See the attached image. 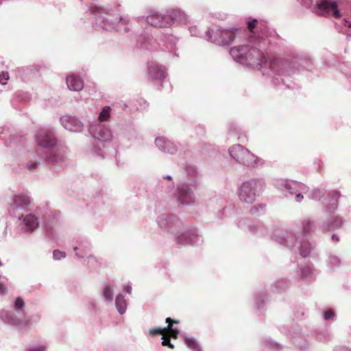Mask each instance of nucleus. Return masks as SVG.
Wrapping results in <instances>:
<instances>
[{
  "label": "nucleus",
  "mask_w": 351,
  "mask_h": 351,
  "mask_svg": "<svg viewBox=\"0 0 351 351\" xmlns=\"http://www.w3.org/2000/svg\"><path fill=\"white\" fill-rule=\"evenodd\" d=\"M166 333L167 335L170 336V338L177 339L179 334V330L171 328L170 329L166 330Z\"/></svg>",
  "instance_id": "393cba45"
},
{
  "label": "nucleus",
  "mask_w": 351,
  "mask_h": 351,
  "mask_svg": "<svg viewBox=\"0 0 351 351\" xmlns=\"http://www.w3.org/2000/svg\"><path fill=\"white\" fill-rule=\"evenodd\" d=\"M77 247H74V250H77Z\"/></svg>",
  "instance_id": "3c124183"
},
{
  "label": "nucleus",
  "mask_w": 351,
  "mask_h": 351,
  "mask_svg": "<svg viewBox=\"0 0 351 351\" xmlns=\"http://www.w3.org/2000/svg\"><path fill=\"white\" fill-rule=\"evenodd\" d=\"M161 141H162V139H160V138H156V145H159V144L161 143Z\"/></svg>",
  "instance_id": "a18cd8bd"
},
{
  "label": "nucleus",
  "mask_w": 351,
  "mask_h": 351,
  "mask_svg": "<svg viewBox=\"0 0 351 351\" xmlns=\"http://www.w3.org/2000/svg\"><path fill=\"white\" fill-rule=\"evenodd\" d=\"M6 292H7L6 287L3 284L0 283V294L3 295V294L6 293Z\"/></svg>",
  "instance_id": "4c0bfd02"
},
{
  "label": "nucleus",
  "mask_w": 351,
  "mask_h": 351,
  "mask_svg": "<svg viewBox=\"0 0 351 351\" xmlns=\"http://www.w3.org/2000/svg\"><path fill=\"white\" fill-rule=\"evenodd\" d=\"M165 332H166L164 328H152V329L149 330V334L152 336H155V335H162Z\"/></svg>",
  "instance_id": "cd10ccee"
},
{
  "label": "nucleus",
  "mask_w": 351,
  "mask_h": 351,
  "mask_svg": "<svg viewBox=\"0 0 351 351\" xmlns=\"http://www.w3.org/2000/svg\"><path fill=\"white\" fill-rule=\"evenodd\" d=\"M185 341L186 345L189 348H191V349H193V350H195V349H196V348H197V343H196V342L195 341V340H194V339H190V338H186V339H185V341Z\"/></svg>",
  "instance_id": "c85d7f7f"
},
{
  "label": "nucleus",
  "mask_w": 351,
  "mask_h": 351,
  "mask_svg": "<svg viewBox=\"0 0 351 351\" xmlns=\"http://www.w3.org/2000/svg\"><path fill=\"white\" fill-rule=\"evenodd\" d=\"M106 134V133H100V132H98V133H94V136H93V137H94V138H95L99 139V141H103V140H104V135H105Z\"/></svg>",
  "instance_id": "f704fd0d"
},
{
  "label": "nucleus",
  "mask_w": 351,
  "mask_h": 351,
  "mask_svg": "<svg viewBox=\"0 0 351 351\" xmlns=\"http://www.w3.org/2000/svg\"><path fill=\"white\" fill-rule=\"evenodd\" d=\"M93 130V129L90 128H89V130H89V132H91V130Z\"/></svg>",
  "instance_id": "8fccbe9b"
},
{
  "label": "nucleus",
  "mask_w": 351,
  "mask_h": 351,
  "mask_svg": "<svg viewBox=\"0 0 351 351\" xmlns=\"http://www.w3.org/2000/svg\"><path fill=\"white\" fill-rule=\"evenodd\" d=\"M47 160L49 163H53V162H57L56 156H50L49 157H48L47 158Z\"/></svg>",
  "instance_id": "e433bc0d"
},
{
  "label": "nucleus",
  "mask_w": 351,
  "mask_h": 351,
  "mask_svg": "<svg viewBox=\"0 0 351 351\" xmlns=\"http://www.w3.org/2000/svg\"><path fill=\"white\" fill-rule=\"evenodd\" d=\"M315 12L322 16L341 17L340 12L335 0H317L315 5Z\"/></svg>",
  "instance_id": "0eeeda50"
},
{
  "label": "nucleus",
  "mask_w": 351,
  "mask_h": 351,
  "mask_svg": "<svg viewBox=\"0 0 351 351\" xmlns=\"http://www.w3.org/2000/svg\"><path fill=\"white\" fill-rule=\"evenodd\" d=\"M336 195H337V196H339V192H336Z\"/></svg>",
  "instance_id": "09e8293b"
},
{
  "label": "nucleus",
  "mask_w": 351,
  "mask_h": 351,
  "mask_svg": "<svg viewBox=\"0 0 351 351\" xmlns=\"http://www.w3.org/2000/svg\"><path fill=\"white\" fill-rule=\"evenodd\" d=\"M14 306L16 309H22L25 306V302L21 298L18 297L15 300Z\"/></svg>",
  "instance_id": "7c9ffc66"
},
{
  "label": "nucleus",
  "mask_w": 351,
  "mask_h": 351,
  "mask_svg": "<svg viewBox=\"0 0 351 351\" xmlns=\"http://www.w3.org/2000/svg\"><path fill=\"white\" fill-rule=\"evenodd\" d=\"M348 67L349 69L348 74L351 75V62H348Z\"/></svg>",
  "instance_id": "c03bdc74"
},
{
  "label": "nucleus",
  "mask_w": 351,
  "mask_h": 351,
  "mask_svg": "<svg viewBox=\"0 0 351 351\" xmlns=\"http://www.w3.org/2000/svg\"><path fill=\"white\" fill-rule=\"evenodd\" d=\"M269 46L263 38L257 41L250 38V43L232 47L230 54L241 64L256 68L263 75L271 78L275 86H285L293 88L289 83L291 78L304 70H308L312 64L311 58L296 49L290 48L285 51L284 59H269L267 52Z\"/></svg>",
  "instance_id": "f257e3e1"
},
{
  "label": "nucleus",
  "mask_w": 351,
  "mask_h": 351,
  "mask_svg": "<svg viewBox=\"0 0 351 351\" xmlns=\"http://www.w3.org/2000/svg\"><path fill=\"white\" fill-rule=\"evenodd\" d=\"M117 310L121 314H123L126 309L127 303L124 297L121 294H119L116 298L115 301Z\"/></svg>",
  "instance_id": "aec40b11"
},
{
  "label": "nucleus",
  "mask_w": 351,
  "mask_h": 351,
  "mask_svg": "<svg viewBox=\"0 0 351 351\" xmlns=\"http://www.w3.org/2000/svg\"><path fill=\"white\" fill-rule=\"evenodd\" d=\"M162 345L163 346H168L171 349L174 348V346L170 341V339H171L170 336L167 335L166 332L162 335Z\"/></svg>",
  "instance_id": "5701e85b"
},
{
  "label": "nucleus",
  "mask_w": 351,
  "mask_h": 351,
  "mask_svg": "<svg viewBox=\"0 0 351 351\" xmlns=\"http://www.w3.org/2000/svg\"><path fill=\"white\" fill-rule=\"evenodd\" d=\"M189 31L193 36H202V34L199 32L197 26H191L189 27Z\"/></svg>",
  "instance_id": "bb28decb"
},
{
  "label": "nucleus",
  "mask_w": 351,
  "mask_h": 351,
  "mask_svg": "<svg viewBox=\"0 0 351 351\" xmlns=\"http://www.w3.org/2000/svg\"><path fill=\"white\" fill-rule=\"evenodd\" d=\"M125 291L128 293V294H131L132 293V287L130 286V285H127L125 287Z\"/></svg>",
  "instance_id": "ea45409f"
},
{
  "label": "nucleus",
  "mask_w": 351,
  "mask_h": 351,
  "mask_svg": "<svg viewBox=\"0 0 351 351\" xmlns=\"http://www.w3.org/2000/svg\"><path fill=\"white\" fill-rule=\"evenodd\" d=\"M343 24H344V26H346L347 27H351V21H350L344 19L343 20Z\"/></svg>",
  "instance_id": "58836bf2"
},
{
  "label": "nucleus",
  "mask_w": 351,
  "mask_h": 351,
  "mask_svg": "<svg viewBox=\"0 0 351 351\" xmlns=\"http://www.w3.org/2000/svg\"><path fill=\"white\" fill-rule=\"evenodd\" d=\"M66 81L67 87L71 90L78 92L84 88L83 81L77 75H68Z\"/></svg>",
  "instance_id": "9b49d317"
},
{
  "label": "nucleus",
  "mask_w": 351,
  "mask_h": 351,
  "mask_svg": "<svg viewBox=\"0 0 351 351\" xmlns=\"http://www.w3.org/2000/svg\"><path fill=\"white\" fill-rule=\"evenodd\" d=\"M167 178L169 179V180L171 179V178L170 176H167Z\"/></svg>",
  "instance_id": "de8ad7c7"
},
{
  "label": "nucleus",
  "mask_w": 351,
  "mask_h": 351,
  "mask_svg": "<svg viewBox=\"0 0 351 351\" xmlns=\"http://www.w3.org/2000/svg\"><path fill=\"white\" fill-rule=\"evenodd\" d=\"M104 295L107 300L111 301L113 298L112 288L110 287H106L104 290Z\"/></svg>",
  "instance_id": "b1692460"
},
{
  "label": "nucleus",
  "mask_w": 351,
  "mask_h": 351,
  "mask_svg": "<svg viewBox=\"0 0 351 351\" xmlns=\"http://www.w3.org/2000/svg\"><path fill=\"white\" fill-rule=\"evenodd\" d=\"M9 79V73L8 72H2L0 73V84L5 85Z\"/></svg>",
  "instance_id": "c756f323"
},
{
  "label": "nucleus",
  "mask_w": 351,
  "mask_h": 351,
  "mask_svg": "<svg viewBox=\"0 0 351 351\" xmlns=\"http://www.w3.org/2000/svg\"><path fill=\"white\" fill-rule=\"evenodd\" d=\"M29 351H45V348L44 347H41V348H36V349H32Z\"/></svg>",
  "instance_id": "37998d69"
},
{
  "label": "nucleus",
  "mask_w": 351,
  "mask_h": 351,
  "mask_svg": "<svg viewBox=\"0 0 351 351\" xmlns=\"http://www.w3.org/2000/svg\"><path fill=\"white\" fill-rule=\"evenodd\" d=\"M247 28L251 33L250 39L254 40H258L262 38L265 39L268 44L269 42L265 38L267 34V22L261 20L258 21L256 19H254L247 23Z\"/></svg>",
  "instance_id": "1a4fd4ad"
},
{
  "label": "nucleus",
  "mask_w": 351,
  "mask_h": 351,
  "mask_svg": "<svg viewBox=\"0 0 351 351\" xmlns=\"http://www.w3.org/2000/svg\"><path fill=\"white\" fill-rule=\"evenodd\" d=\"M342 224L341 219H336L332 223L333 226L339 227Z\"/></svg>",
  "instance_id": "c9c22d12"
},
{
  "label": "nucleus",
  "mask_w": 351,
  "mask_h": 351,
  "mask_svg": "<svg viewBox=\"0 0 351 351\" xmlns=\"http://www.w3.org/2000/svg\"><path fill=\"white\" fill-rule=\"evenodd\" d=\"M112 108L110 106H106L102 108L98 116V121L99 122L106 121L109 119L111 115Z\"/></svg>",
  "instance_id": "6ab92c4d"
},
{
  "label": "nucleus",
  "mask_w": 351,
  "mask_h": 351,
  "mask_svg": "<svg viewBox=\"0 0 351 351\" xmlns=\"http://www.w3.org/2000/svg\"><path fill=\"white\" fill-rule=\"evenodd\" d=\"M178 38L172 34H165L161 38V41L166 45L168 50H171L176 47Z\"/></svg>",
  "instance_id": "4468645a"
},
{
  "label": "nucleus",
  "mask_w": 351,
  "mask_h": 351,
  "mask_svg": "<svg viewBox=\"0 0 351 351\" xmlns=\"http://www.w3.org/2000/svg\"><path fill=\"white\" fill-rule=\"evenodd\" d=\"M184 15L179 9L167 10L165 13L152 12L146 17V21L157 28H168L176 21L184 19Z\"/></svg>",
  "instance_id": "20e7f679"
},
{
  "label": "nucleus",
  "mask_w": 351,
  "mask_h": 351,
  "mask_svg": "<svg viewBox=\"0 0 351 351\" xmlns=\"http://www.w3.org/2000/svg\"><path fill=\"white\" fill-rule=\"evenodd\" d=\"M302 198H303V196L301 195V193H298L296 195V200L298 202H300Z\"/></svg>",
  "instance_id": "79ce46f5"
},
{
  "label": "nucleus",
  "mask_w": 351,
  "mask_h": 351,
  "mask_svg": "<svg viewBox=\"0 0 351 351\" xmlns=\"http://www.w3.org/2000/svg\"><path fill=\"white\" fill-rule=\"evenodd\" d=\"M27 167L29 169H34L36 167V163L28 164Z\"/></svg>",
  "instance_id": "a19ab883"
},
{
  "label": "nucleus",
  "mask_w": 351,
  "mask_h": 351,
  "mask_svg": "<svg viewBox=\"0 0 351 351\" xmlns=\"http://www.w3.org/2000/svg\"><path fill=\"white\" fill-rule=\"evenodd\" d=\"M177 196L182 204H189L193 199L192 191L186 186H182L178 189Z\"/></svg>",
  "instance_id": "ddd939ff"
},
{
  "label": "nucleus",
  "mask_w": 351,
  "mask_h": 351,
  "mask_svg": "<svg viewBox=\"0 0 351 351\" xmlns=\"http://www.w3.org/2000/svg\"><path fill=\"white\" fill-rule=\"evenodd\" d=\"M166 323L168 324L167 326L164 328V329L166 330L167 329H170L171 328H172L173 326V324H178L179 323V321L178 320H173L172 319L171 317H167L166 318V320H165Z\"/></svg>",
  "instance_id": "2f4dec72"
},
{
  "label": "nucleus",
  "mask_w": 351,
  "mask_h": 351,
  "mask_svg": "<svg viewBox=\"0 0 351 351\" xmlns=\"http://www.w3.org/2000/svg\"><path fill=\"white\" fill-rule=\"evenodd\" d=\"M23 222L28 231L32 232L38 226V219L33 215H27L23 219Z\"/></svg>",
  "instance_id": "dca6fc26"
},
{
  "label": "nucleus",
  "mask_w": 351,
  "mask_h": 351,
  "mask_svg": "<svg viewBox=\"0 0 351 351\" xmlns=\"http://www.w3.org/2000/svg\"><path fill=\"white\" fill-rule=\"evenodd\" d=\"M196 237L195 234H189L188 232L183 233L178 237L177 243L181 245L193 244V238Z\"/></svg>",
  "instance_id": "f3484780"
},
{
  "label": "nucleus",
  "mask_w": 351,
  "mask_h": 351,
  "mask_svg": "<svg viewBox=\"0 0 351 351\" xmlns=\"http://www.w3.org/2000/svg\"><path fill=\"white\" fill-rule=\"evenodd\" d=\"M335 315L334 312L332 310H327L324 313V319H330Z\"/></svg>",
  "instance_id": "72a5a7b5"
},
{
  "label": "nucleus",
  "mask_w": 351,
  "mask_h": 351,
  "mask_svg": "<svg viewBox=\"0 0 351 351\" xmlns=\"http://www.w3.org/2000/svg\"><path fill=\"white\" fill-rule=\"evenodd\" d=\"M154 43L153 38L149 36L141 35L137 40V45L138 47L147 50H152L154 49L153 45Z\"/></svg>",
  "instance_id": "2eb2a0df"
},
{
  "label": "nucleus",
  "mask_w": 351,
  "mask_h": 351,
  "mask_svg": "<svg viewBox=\"0 0 351 351\" xmlns=\"http://www.w3.org/2000/svg\"><path fill=\"white\" fill-rule=\"evenodd\" d=\"M166 75V69L164 66L152 61L147 63V77L154 85L162 86Z\"/></svg>",
  "instance_id": "6e6552de"
},
{
  "label": "nucleus",
  "mask_w": 351,
  "mask_h": 351,
  "mask_svg": "<svg viewBox=\"0 0 351 351\" xmlns=\"http://www.w3.org/2000/svg\"><path fill=\"white\" fill-rule=\"evenodd\" d=\"M14 204L17 207H24L30 204V200L29 197L27 195H16L14 198Z\"/></svg>",
  "instance_id": "a211bd4d"
},
{
  "label": "nucleus",
  "mask_w": 351,
  "mask_h": 351,
  "mask_svg": "<svg viewBox=\"0 0 351 351\" xmlns=\"http://www.w3.org/2000/svg\"><path fill=\"white\" fill-rule=\"evenodd\" d=\"M244 37V30L234 27H219L215 29H208L204 34L205 39L219 46L229 45L234 41L240 42Z\"/></svg>",
  "instance_id": "7ed1b4c3"
},
{
  "label": "nucleus",
  "mask_w": 351,
  "mask_h": 351,
  "mask_svg": "<svg viewBox=\"0 0 351 351\" xmlns=\"http://www.w3.org/2000/svg\"><path fill=\"white\" fill-rule=\"evenodd\" d=\"M311 244L307 241H304L301 243L300 247V254L303 257H306L311 252Z\"/></svg>",
  "instance_id": "412c9836"
},
{
  "label": "nucleus",
  "mask_w": 351,
  "mask_h": 351,
  "mask_svg": "<svg viewBox=\"0 0 351 351\" xmlns=\"http://www.w3.org/2000/svg\"><path fill=\"white\" fill-rule=\"evenodd\" d=\"M332 239L333 241H339L338 237H336L335 235H332Z\"/></svg>",
  "instance_id": "49530a36"
},
{
  "label": "nucleus",
  "mask_w": 351,
  "mask_h": 351,
  "mask_svg": "<svg viewBox=\"0 0 351 351\" xmlns=\"http://www.w3.org/2000/svg\"><path fill=\"white\" fill-rule=\"evenodd\" d=\"M53 256L55 260H60L62 258L66 256V253L58 250H55L53 252Z\"/></svg>",
  "instance_id": "a878e982"
},
{
  "label": "nucleus",
  "mask_w": 351,
  "mask_h": 351,
  "mask_svg": "<svg viewBox=\"0 0 351 351\" xmlns=\"http://www.w3.org/2000/svg\"><path fill=\"white\" fill-rule=\"evenodd\" d=\"M263 187V182L259 180H251L243 182L239 191L240 200L247 204H252Z\"/></svg>",
  "instance_id": "39448f33"
},
{
  "label": "nucleus",
  "mask_w": 351,
  "mask_h": 351,
  "mask_svg": "<svg viewBox=\"0 0 351 351\" xmlns=\"http://www.w3.org/2000/svg\"><path fill=\"white\" fill-rule=\"evenodd\" d=\"M312 223L309 221H305L303 223V230L305 233H307L311 228Z\"/></svg>",
  "instance_id": "473e14b6"
},
{
  "label": "nucleus",
  "mask_w": 351,
  "mask_h": 351,
  "mask_svg": "<svg viewBox=\"0 0 351 351\" xmlns=\"http://www.w3.org/2000/svg\"><path fill=\"white\" fill-rule=\"evenodd\" d=\"M60 123L69 132H82L84 125L79 118L71 115H64L60 118Z\"/></svg>",
  "instance_id": "9d476101"
},
{
  "label": "nucleus",
  "mask_w": 351,
  "mask_h": 351,
  "mask_svg": "<svg viewBox=\"0 0 351 351\" xmlns=\"http://www.w3.org/2000/svg\"><path fill=\"white\" fill-rule=\"evenodd\" d=\"M149 104L143 98H139L136 100L134 106L138 110H144L147 108Z\"/></svg>",
  "instance_id": "4be33fe9"
},
{
  "label": "nucleus",
  "mask_w": 351,
  "mask_h": 351,
  "mask_svg": "<svg viewBox=\"0 0 351 351\" xmlns=\"http://www.w3.org/2000/svg\"><path fill=\"white\" fill-rule=\"evenodd\" d=\"M90 12L95 14V27L96 29H101L106 31L114 30L121 32L123 29L125 32L130 30V18L128 16H120L119 21L114 23L109 19V12L103 7L99 5H93L90 8Z\"/></svg>",
  "instance_id": "f03ea898"
},
{
  "label": "nucleus",
  "mask_w": 351,
  "mask_h": 351,
  "mask_svg": "<svg viewBox=\"0 0 351 351\" xmlns=\"http://www.w3.org/2000/svg\"><path fill=\"white\" fill-rule=\"evenodd\" d=\"M37 138L38 145L43 147H53L56 143L53 133H40Z\"/></svg>",
  "instance_id": "f8f14e48"
},
{
  "label": "nucleus",
  "mask_w": 351,
  "mask_h": 351,
  "mask_svg": "<svg viewBox=\"0 0 351 351\" xmlns=\"http://www.w3.org/2000/svg\"><path fill=\"white\" fill-rule=\"evenodd\" d=\"M229 153L231 157L239 164L248 167H255L258 164L259 159L240 145L232 146L230 149Z\"/></svg>",
  "instance_id": "423d86ee"
}]
</instances>
